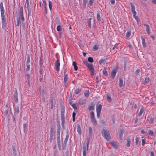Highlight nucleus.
Masks as SVG:
<instances>
[{"instance_id":"obj_1","label":"nucleus","mask_w":156,"mask_h":156,"mask_svg":"<svg viewBox=\"0 0 156 156\" xmlns=\"http://www.w3.org/2000/svg\"><path fill=\"white\" fill-rule=\"evenodd\" d=\"M101 133L104 137L108 141H109L111 139L109 131L103 129L101 131Z\"/></svg>"},{"instance_id":"obj_2","label":"nucleus","mask_w":156,"mask_h":156,"mask_svg":"<svg viewBox=\"0 0 156 156\" xmlns=\"http://www.w3.org/2000/svg\"><path fill=\"white\" fill-rule=\"evenodd\" d=\"M90 120L93 125L96 126L97 124L96 119L95 118L94 114L93 112H91L90 113Z\"/></svg>"},{"instance_id":"obj_3","label":"nucleus","mask_w":156,"mask_h":156,"mask_svg":"<svg viewBox=\"0 0 156 156\" xmlns=\"http://www.w3.org/2000/svg\"><path fill=\"white\" fill-rule=\"evenodd\" d=\"M2 25V28L5 27L6 24V14H1Z\"/></svg>"},{"instance_id":"obj_4","label":"nucleus","mask_w":156,"mask_h":156,"mask_svg":"<svg viewBox=\"0 0 156 156\" xmlns=\"http://www.w3.org/2000/svg\"><path fill=\"white\" fill-rule=\"evenodd\" d=\"M54 134V128L52 126L51 127L50 129V141L51 143L53 139V136Z\"/></svg>"},{"instance_id":"obj_5","label":"nucleus","mask_w":156,"mask_h":156,"mask_svg":"<svg viewBox=\"0 0 156 156\" xmlns=\"http://www.w3.org/2000/svg\"><path fill=\"white\" fill-rule=\"evenodd\" d=\"M14 94H13L14 99L15 102L16 103H17L18 101V92L16 88L14 89Z\"/></svg>"},{"instance_id":"obj_6","label":"nucleus","mask_w":156,"mask_h":156,"mask_svg":"<svg viewBox=\"0 0 156 156\" xmlns=\"http://www.w3.org/2000/svg\"><path fill=\"white\" fill-rule=\"evenodd\" d=\"M57 140H60V124L57 125Z\"/></svg>"},{"instance_id":"obj_7","label":"nucleus","mask_w":156,"mask_h":156,"mask_svg":"<svg viewBox=\"0 0 156 156\" xmlns=\"http://www.w3.org/2000/svg\"><path fill=\"white\" fill-rule=\"evenodd\" d=\"M55 65L56 71L57 72H59L60 70L59 67L60 66V60L59 59H58L56 61L55 63Z\"/></svg>"},{"instance_id":"obj_8","label":"nucleus","mask_w":156,"mask_h":156,"mask_svg":"<svg viewBox=\"0 0 156 156\" xmlns=\"http://www.w3.org/2000/svg\"><path fill=\"white\" fill-rule=\"evenodd\" d=\"M130 5L131 7V12L134 15H136V13L135 10V7L134 5L132 2L130 3Z\"/></svg>"},{"instance_id":"obj_9","label":"nucleus","mask_w":156,"mask_h":156,"mask_svg":"<svg viewBox=\"0 0 156 156\" xmlns=\"http://www.w3.org/2000/svg\"><path fill=\"white\" fill-rule=\"evenodd\" d=\"M144 25L146 27V31L148 34L149 35L150 34V29L149 25L147 24H144Z\"/></svg>"},{"instance_id":"obj_10","label":"nucleus","mask_w":156,"mask_h":156,"mask_svg":"<svg viewBox=\"0 0 156 156\" xmlns=\"http://www.w3.org/2000/svg\"><path fill=\"white\" fill-rule=\"evenodd\" d=\"M117 71L115 69H113L111 73V76L112 79H114L116 75Z\"/></svg>"},{"instance_id":"obj_11","label":"nucleus","mask_w":156,"mask_h":156,"mask_svg":"<svg viewBox=\"0 0 156 156\" xmlns=\"http://www.w3.org/2000/svg\"><path fill=\"white\" fill-rule=\"evenodd\" d=\"M86 99H80L79 100V103L80 105H84L86 102Z\"/></svg>"},{"instance_id":"obj_12","label":"nucleus","mask_w":156,"mask_h":156,"mask_svg":"<svg viewBox=\"0 0 156 156\" xmlns=\"http://www.w3.org/2000/svg\"><path fill=\"white\" fill-rule=\"evenodd\" d=\"M68 77L67 76H64V85L65 87H66L68 84Z\"/></svg>"},{"instance_id":"obj_13","label":"nucleus","mask_w":156,"mask_h":156,"mask_svg":"<svg viewBox=\"0 0 156 156\" xmlns=\"http://www.w3.org/2000/svg\"><path fill=\"white\" fill-rule=\"evenodd\" d=\"M43 3L44 4V8L45 10V14H46L47 13V5L45 1V0H44L43 2Z\"/></svg>"},{"instance_id":"obj_14","label":"nucleus","mask_w":156,"mask_h":156,"mask_svg":"<svg viewBox=\"0 0 156 156\" xmlns=\"http://www.w3.org/2000/svg\"><path fill=\"white\" fill-rule=\"evenodd\" d=\"M123 84V82L122 78H120L119 79V86L121 88L122 87Z\"/></svg>"},{"instance_id":"obj_15","label":"nucleus","mask_w":156,"mask_h":156,"mask_svg":"<svg viewBox=\"0 0 156 156\" xmlns=\"http://www.w3.org/2000/svg\"><path fill=\"white\" fill-rule=\"evenodd\" d=\"M110 143L111 145L114 148H118V146L115 142L114 141H112Z\"/></svg>"},{"instance_id":"obj_16","label":"nucleus","mask_w":156,"mask_h":156,"mask_svg":"<svg viewBox=\"0 0 156 156\" xmlns=\"http://www.w3.org/2000/svg\"><path fill=\"white\" fill-rule=\"evenodd\" d=\"M102 108V105L101 104H99L96 108V111L101 112Z\"/></svg>"},{"instance_id":"obj_17","label":"nucleus","mask_w":156,"mask_h":156,"mask_svg":"<svg viewBox=\"0 0 156 156\" xmlns=\"http://www.w3.org/2000/svg\"><path fill=\"white\" fill-rule=\"evenodd\" d=\"M124 133V131L123 129H121L120 131V133L119 134V137L120 140H122V137L123 134Z\"/></svg>"},{"instance_id":"obj_18","label":"nucleus","mask_w":156,"mask_h":156,"mask_svg":"<svg viewBox=\"0 0 156 156\" xmlns=\"http://www.w3.org/2000/svg\"><path fill=\"white\" fill-rule=\"evenodd\" d=\"M141 38L142 39V43L144 47L145 48L146 46V44L145 43V40L144 38L143 37H141Z\"/></svg>"},{"instance_id":"obj_19","label":"nucleus","mask_w":156,"mask_h":156,"mask_svg":"<svg viewBox=\"0 0 156 156\" xmlns=\"http://www.w3.org/2000/svg\"><path fill=\"white\" fill-rule=\"evenodd\" d=\"M83 155H86V147L85 145L83 146Z\"/></svg>"},{"instance_id":"obj_20","label":"nucleus","mask_w":156,"mask_h":156,"mask_svg":"<svg viewBox=\"0 0 156 156\" xmlns=\"http://www.w3.org/2000/svg\"><path fill=\"white\" fill-rule=\"evenodd\" d=\"M15 113H16L17 114H18L20 112L19 110V106L16 107L14 109Z\"/></svg>"},{"instance_id":"obj_21","label":"nucleus","mask_w":156,"mask_h":156,"mask_svg":"<svg viewBox=\"0 0 156 156\" xmlns=\"http://www.w3.org/2000/svg\"><path fill=\"white\" fill-rule=\"evenodd\" d=\"M88 109L89 111L94 110V105L92 104L91 105H89Z\"/></svg>"},{"instance_id":"obj_22","label":"nucleus","mask_w":156,"mask_h":156,"mask_svg":"<svg viewBox=\"0 0 156 156\" xmlns=\"http://www.w3.org/2000/svg\"><path fill=\"white\" fill-rule=\"evenodd\" d=\"M144 108H141L140 109V111L138 114V116L139 117H140L141 116L142 114L143 113V112L144 111Z\"/></svg>"},{"instance_id":"obj_23","label":"nucleus","mask_w":156,"mask_h":156,"mask_svg":"<svg viewBox=\"0 0 156 156\" xmlns=\"http://www.w3.org/2000/svg\"><path fill=\"white\" fill-rule=\"evenodd\" d=\"M76 64V63L75 62H73V65L74 66V70L76 71L78 69V67L77 66Z\"/></svg>"},{"instance_id":"obj_24","label":"nucleus","mask_w":156,"mask_h":156,"mask_svg":"<svg viewBox=\"0 0 156 156\" xmlns=\"http://www.w3.org/2000/svg\"><path fill=\"white\" fill-rule=\"evenodd\" d=\"M131 143V140L129 138H128L127 140V143L126 144V145L127 147H129L130 146Z\"/></svg>"},{"instance_id":"obj_25","label":"nucleus","mask_w":156,"mask_h":156,"mask_svg":"<svg viewBox=\"0 0 156 156\" xmlns=\"http://www.w3.org/2000/svg\"><path fill=\"white\" fill-rule=\"evenodd\" d=\"M69 134L67 133L66 136V138L65 139L64 141V144H66V143L67 142V141H68V140L69 138Z\"/></svg>"},{"instance_id":"obj_26","label":"nucleus","mask_w":156,"mask_h":156,"mask_svg":"<svg viewBox=\"0 0 156 156\" xmlns=\"http://www.w3.org/2000/svg\"><path fill=\"white\" fill-rule=\"evenodd\" d=\"M81 89L80 88H77L75 90V93L76 94H78L81 92Z\"/></svg>"},{"instance_id":"obj_27","label":"nucleus","mask_w":156,"mask_h":156,"mask_svg":"<svg viewBox=\"0 0 156 156\" xmlns=\"http://www.w3.org/2000/svg\"><path fill=\"white\" fill-rule=\"evenodd\" d=\"M92 129L91 127H89V135L91 136L92 135Z\"/></svg>"},{"instance_id":"obj_28","label":"nucleus","mask_w":156,"mask_h":156,"mask_svg":"<svg viewBox=\"0 0 156 156\" xmlns=\"http://www.w3.org/2000/svg\"><path fill=\"white\" fill-rule=\"evenodd\" d=\"M90 92L89 90H86L84 93V94L85 97H87L89 95Z\"/></svg>"},{"instance_id":"obj_29","label":"nucleus","mask_w":156,"mask_h":156,"mask_svg":"<svg viewBox=\"0 0 156 156\" xmlns=\"http://www.w3.org/2000/svg\"><path fill=\"white\" fill-rule=\"evenodd\" d=\"M77 126V131L79 134H81V128L79 125H78Z\"/></svg>"},{"instance_id":"obj_30","label":"nucleus","mask_w":156,"mask_h":156,"mask_svg":"<svg viewBox=\"0 0 156 156\" xmlns=\"http://www.w3.org/2000/svg\"><path fill=\"white\" fill-rule=\"evenodd\" d=\"M17 23L16 24V25L18 26H19L20 25V18L19 17H18L17 18Z\"/></svg>"},{"instance_id":"obj_31","label":"nucleus","mask_w":156,"mask_h":156,"mask_svg":"<svg viewBox=\"0 0 156 156\" xmlns=\"http://www.w3.org/2000/svg\"><path fill=\"white\" fill-rule=\"evenodd\" d=\"M107 99L109 102H111L112 101V98L108 94L107 95Z\"/></svg>"},{"instance_id":"obj_32","label":"nucleus","mask_w":156,"mask_h":156,"mask_svg":"<svg viewBox=\"0 0 156 156\" xmlns=\"http://www.w3.org/2000/svg\"><path fill=\"white\" fill-rule=\"evenodd\" d=\"M91 18H89L88 19V26L89 27H91Z\"/></svg>"},{"instance_id":"obj_33","label":"nucleus","mask_w":156,"mask_h":156,"mask_svg":"<svg viewBox=\"0 0 156 156\" xmlns=\"http://www.w3.org/2000/svg\"><path fill=\"white\" fill-rule=\"evenodd\" d=\"M131 31L129 30L126 33V37L127 38H129L130 35V34H131Z\"/></svg>"},{"instance_id":"obj_34","label":"nucleus","mask_w":156,"mask_h":156,"mask_svg":"<svg viewBox=\"0 0 156 156\" xmlns=\"http://www.w3.org/2000/svg\"><path fill=\"white\" fill-rule=\"evenodd\" d=\"M61 119H65L64 117V111H62L61 113Z\"/></svg>"},{"instance_id":"obj_35","label":"nucleus","mask_w":156,"mask_h":156,"mask_svg":"<svg viewBox=\"0 0 156 156\" xmlns=\"http://www.w3.org/2000/svg\"><path fill=\"white\" fill-rule=\"evenodd\" d=\"M87 60H88V61L89 62H90V63H92L94 61L93 58L91 57H89L88 58Z\"/></svg>"},{"instance_id":"obj_36","label":"nucleus","mask_w":156,"mask_h":156,"mask_svg":"<svg viewBox=\"0 0 156 156\" xmlns=\"http://www.w3.org/2000/svg\"><path fill=\"white\" fill-rule=\"evenodd\" d=\"M90 70H94V68L92 64H91L87 67Z\"/></svg>"},{"instance_id":"obj_37","label":"nucleus","mask_w":156,"mask_h":156,"mask_svg":"<svg viewBox=\"0 0 156 156\" xmlns=\"http://www.w3.org/2000/svg\"><path fill=\"white\" fill-rule=\"evenodd\" d=\"M97 18L98 21H101V17L100 14L99 12H98L97 14Z\"/></svg>"},{"instance_id":"obj_38","label":"nucleus","mask_w":156,"mask_h":156,"mask_svg":"<svg viewBox=\"0 0 156 156\" xmlns=\"http://www.w3.org/2000/svg\"><path fill=\"white\" fill-rule=\"evenodd\" d=\"M23 131L25 133L27 129V124L26 123H24L23 125Z\"/></svg>"},{"instance_id":"obj_39","label":"nucleus","mask_w":156,"mask_h":156,"mask_svg":"<svg viewBox=\"0 0 156 156\" xmlns=\"http://www.w3.org/2000/svg\"><path fill=\"white\" fill-rule=\"evenodd\" d=\"M83 63L87 67L90 64L88 63L87 61H84Z\"/></svg>"},{"instance_id":"obj_40","label":"nucleus","mask_w":156,"mask_h":156,"mask_svg":"<svg viewBox=\"0 0 156 156\" xmlns=\"http://www.w3.org/2000/svg\"><path fill=\"white\" fill-rule=\"evenodd\" d=\"M103 73L106 76H107L108 75V73L106 69L104 68V69L103 71Z\"/></svg>"},{"instance_id":"obj_41","label":"nucleus","mask_w":156,"mask_h":156,"mask_svg":"<svg viewBox=\"0 0 156 156\" xmlns=\"http://www.w3.org/2000/svg\"><path fill=\"white\" fill-rule=\"evenodd\" d=\"M0 9L1 11L4 10L3 7V3L2 2H1L0 4Z\"/></svg>"},{"instance_id":"obj_42","label":"nucleus","mask_w":156,"mask_h":156,"mask_svg":"<svg viewBox=\"0 0 156 156\" xmlns=\"http://www.w3.org/2000/svg\"><path fill=\"white\" fill-rule=\"evenodd\" d=\"M149 134L151 136H153L154 135L153 131L151 130H149L148 131Z\"/></svg>"},{"instance_id":"obj_43","label":"nucleus","mask_w":156,"mask_h":156,"mask_svg":"<svg viewBox=\"0 0 156 156\" xmlns=\"http://www.w3.org/2000/svg\"><path fill=\"white\" fill-rule=\"evenodd\" d=\"M52 6V3L50 1H49V9L51 11V10Z\"/></svg>"},{"instance_id":"obj_44","label":"nucleus","mask_w":156,"mask_h":156,"mask_svg":"<svg viewBox=\"0 0 156 156\" xmlns=\"http://www.w3.org/2000/svg\"><path fill=\"white\" fill-rule=\"evenodd\" d=\"M30 62V56L29 55H27V64H28Z\"/></svg>"},{"instance_id":"obj_45","label":"nucleus","mask_w":156,"mask_h":156,"mask_svg":"<svg viewBox=\"0 0 156 156\" xmlns=\"http://www.w3.org/2000/svg\"><path fill=\"white\" fill-rule=\"evenodd\" d=\"M57 30L58 31H60L62 30V27L60 25L57 26Z\"/></svg>"},{"instance_id":"obj_46","label":"nucleus","mask_w":156,"mask_h":156,"mask_svg":"<svg viewBox=\"0 0 156 156\" xmlns=\"http://www.w3.org/2000/svg\"><path fill=\"white\" fill-rule=\"evenodd\" d=\"M27 8V10H28V16H31V9L30 8V7L29 8Z\"/></svg>"},{"instance_id":"obj_47","label":"nucleus","mask_w":156,"mask_h":156,"mask_svg":"<svg viewBox=\"0 0 156 156\" xmlns=\"http://www.w3.org/2000/svg\"><path fill=\"white\" fill-rule=\"evenodd\" d=\"M26 2L27 3V8H28L30 7L29 5L30 0H26Z\"/></svg>"},{"instance_id":"obj_48","label":"nucleus","mask_w":156,"mask_h":156,"mask_svg":"<svg viewBox=\"0 0 156 156\" xmlns=\"http://www.w3.org/2000/svg\"><path fill=\"white\" fill-rule=\"evenodd\" d=\"M83 5L84 7H86L87 3V0H83Z\"/></svg>"},{"instance_id":"obj_49","label":"nucleus","mask_w":156,"mask_h":156,"mask_svg":"<svg viewBox=\"0 0 156 156\" xmlns=\"http://www.w3.org/2000/svg\"><path fill=\"white\" fill-rule=\"evenodd\" d=\"M71 106L74 108V109L76 110L77 109V108L76 107V105L75 104L73 103L71 105Z\"/></svg>"},{"instance_id":"obj_50","label":"nucleus","mask_w":156,"mask_h":156,"mask_svg":"<svg viewBox=\"0 0 156 156\" xmlns=\"http://www.w3.org/2000/svg\"><path fill=\"white\" fill-rule=\"evenodd\" d=\"M57 143L59 149L60 150L61 149L60 140H57Z\"/></svg>"},{"instance_id":"obj_51","label":"nucleus","mask_w":156,"mask_h":156,"mask_svg":"<svg viewBox=\"0 0 156 156\" xmlns=\"http://www.w3.org/2000/svg\"><path fill=\"white\" fill-rule=\"evenodd\" d=\"M146 139H142V145L144 146L145 143Z\"/></svg>"},{"instance_id":"obj_52","label":"nucleus","mask_w":156,"mask_h":156,"mask_svg":"<svg viewBox=\"0 0 156 156\" xmlns=\"http://www.w3.org/2000/svg\"><path fill=\"white\" fill-rule=\"evenodd\" d=\"M94 0H89V5L91 6L92 5Z\"/></svg>"},{"instance_id":"obj_53","label":"nucleus","mask_w":156,"mask_h":156,"mask_svg":"<svg viewBox=\"0 0 156 156\" xmlns=\"http://www.w3.org/2000/svg\"><path fill=\"white\" fill-rule=\"evenodd\" d=\"M64 123H65V119H62V127L64 128Z\"/></svg>"},{"instance_id":"obj_54","label":"nucleus","mask_w":156,"mask_h":156,"mask_svg":"<svg viewBox=\"0 0 156 156\" xmlns=\"http://www.w3.org/2000/svg\"><path fill=\"white\" fill-rule=\"evenodd\" d=\"M140 71V69H137L135 72L136 74L137 75H139Z\"/></svg>"},{"instance_id":"obj_55","label":"nucleus","mask_w":156,"mask_h":156,"mask_svg":"<svg viewBox=\"0 0 156 156\" xmlns=\"http://www.w3.org/2000/svg\"><path fill=\"white\" fill-rule=\"evenodd\" d=\"M98 48V46H97L96 45H94L93 48V49L94 51H96L97 50Z\"/></svg>"},{"instance_id":"obj_56","label":"nucleus","mask_w":156,"mask_h":156,"mask_svg":"<svg viewBox=\"0 0 156 156\" xmlns=\"http://www.w3.org/2000/svg\"><path fill=\"white\" fill-rule=\"evenodd\" d=\"M90 142V139L89 138L87 139V150H88V147L89 145Z\"/></svg>"},{"instance_id":"obj_57","label":"nucleus","mask_w":156,"mask_h":156,"mask_svg":"<svg viewBox=\"0 0 156 156\" xmlns=\"http://www.w3.org/2000/svg\"><path fill=\"white\" fill-rule=\"evenodd\" d=\"M90 142V139L89 138L87 139V150H88V147L89 145Z\"/></svg>"},{"instance_id":"obj_58","label":"nucleus","mask_w":156,"mask_h":156,"mask_svg":"<svg viewBox=\"0 0 156 156\" xmlns=\"http://www.w3.org/2000/svg\"><path fill=\"white\" fill-rule=\"evenodd\" d=\"M51 109H52L53 107V101L52 100H51Z\"/></svg>"},{"instance_id":"obj_59","label":"nucleus","mask_w":156,"mask_h":156,"mask_svg":"<svg viewBox=\"0 0 156 156\" xmlns=\"http://www.w3.org/2000/svg\"><path fill=\"white\" fill-rule=\"evenodd\" d=\"M149 81V79L148 77H146L145 78V82L146 83H148Z\"/></svg>"},{"instance_id":"obj_60","label":"nucleus","mask_w":156,"mask_h":156,"mask_svg":"<svg viewBox=\"0 0 156 156\" xmlns=\"http://www.w3.org/2000/svg\"><path fill=\"white\" fill-rule=\"evenodd\" d=\"M27 68L26 69V70L27 71H29L30 69V65H29L27 64Z\"/></svg>"},{"instance_id":"obj_61","label":"nucleus","mask_w":156,"mask_h":156,"mask_svg":"<svg viewBox=\"0 0 156 156\" xmlns=\"http://www.w3.org/2000/svg\"><path fill=\"white\" fill-rule=\"evenodd\" d=\"M90 74L92 76H93L94 74V70H90Z\"/></svg>"},{"instance_id":"obj_62","label":"nucleus","mask_w":156,"mask_h":156,"mask_svg":"<svg viewBox=\"0 0 156 156\" xmlns=\"http://www.w3.org/2000/svg\"><path fill=\"white\" fill-rule=\"evenodd\" d=\"M105 61V60L101 59L100 60V61L99 62V63L100 64H101L102 63H103Z\"/></svg>"},{"instance_id":"obj_63","label":"nucleus","mask_w":156,"mask_h":156,"mask_svg":"<svg viewBox=\"0 0 156 156\" xmlns=\"http://www.w3.org/2000/svg\"><path fill=\"white\" fill-rule=\"evenodd\" d=\"M101 112H97V118H99L100 117Z\"/></svg>"},{"instance_id":"obj_64","label":"nucleus","mask_w":156,"mask_h":156,"mask_svg":"<svg viewBox=\"0 0 156 156\" xmlns=\"http://www.w3.org/2000/svg\"><path fill=\"white\" fill-rule=\"evenodd\" d=\"M136 140V145H137L138 143L139 142V139L138 137H136L135 139Z\"/></svg>"}]
</instances>
